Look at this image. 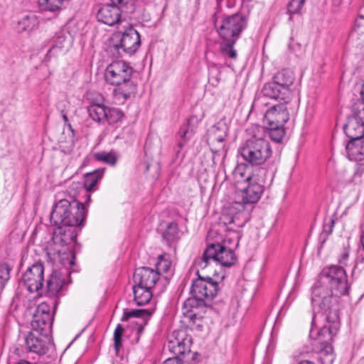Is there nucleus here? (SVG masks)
I'll list each match as a JSON object with an SVG mask.
<instances>
[{"label": "nucleus", "mask_w": 364, "mask_h": 364, "mask_svg": "<svg viewBox=\"0 0 364 364\" xmlns=\"http://www.w3.org/2000/svg\"><path fill=\"white\" fill-rule=\"evenodd\" d=\"M58 201L55 203L50 213V222L58 227V231L54 232L53 241L55 244L63 246L68 244L73 238V233L67 236L63 233V227H75L80 225L85 218V206L82 203L70 198H60L57 196Z\"/></svg>", "instance_id": "obj_1"}, {"label": "nucleus", "mask_w": 364, "mask_h": 364, "mask_svg": "<svg viewBox=\"0 0 364 364\" xmlns=\"http://www.w3.org/2000/svg\"><path fill=\"white\" fill-rule=\"evenodd\" d=\"M213 21L221 39L220 53L225 57L236 60L237 53L234 46L240 38L242 33L246 29L248 18L241 13L224 15L221 17L215 14L213 16Z\"/></svg>", "instance_id": "obj_2"}, {"label": "nucleus", "mask_w": 364, "mask_h": 364, "mask_svg": "<svg viewBox=\"0 0 364 364\" xmlns=\"http://www.w3.org/2000/svg\"><path fill=\"white\" fill-rule=\"evenodd\" d=\"M295 75L289 69H282L278 71L274 76L272 82L264 84L262 90V96L255 99L252 107L259 108L262 105H267V98L279 100L286 105L290 102L293 91Z\"/></svg>", "instance_id": "obj_3"}, {"label": "nucleus", "mask_w": 364, "mask_h": 364, "mask_svg": "<svg viewBox=\"0 0 364 364\" xmlns=\"http://www.w3.org/2000/svg\"><path fill=\"white\" fill-rule=\"evenodd\" d=\"M133 73V68L122 60L113 61L105 69V79L117 87L114 95L119 102H124L136 93V87L131 80Z\"/></svg>", "instance_id": "obj_4"}, {"label": "nucleus", "mask_w": 364, "mask_h": 364, "mask_svg": "<svg viewBox=\"0 0 364 364\" xmlns=\"http://www.w3.org/2000/svg\"><path fill=\"white\" fill-rule=\"evenodd\" d=\"M248 132L250 136L239 149V153L246 162L260 166L272 155L270 143L266 139V130L263 127L254 125Z\"/></svg>", "instance_id": "obj_5"}, {"label": "nucleus", "mask_w": 364, "mask_h": 364, "mask_svg": "<svg viewBox=\"0 0 364 364\" xmlns=\"http://www.w3.org/2000/svg\"><path fill=\"white\" fill-rule=\"evenodd\" d=\"M141 46L139 33L132 26L119 28L109 40V49L114 58L134 54Z\"/></svg>", "instance_id": "obj_6"}, {"label": "nucleus", "mask_w": 364, "mask_h": 364, "mask_svg": "<svg viewBox=\"0 0 364 364\" xmlns=\"http://www.w3.org/2000/svg\"><path fill=\"white\" fill-rule=\"evenodd\" d=\"M197 269L198 278L192 282L191 294L192 298L187 299L183 302V306L187 309L198 306H208L218 294V283L210 277H202Z\"/></svg>", "instance_id": "obj_7"}, {"label": "nucleus", "mask_w": 364, "mask_h": 364, "mask_svg": "<svg viewBox=\"0 0 364 364\" xmlns=\"http://www.w3.org/2000/svg\"><path fill=\"white\" fill-rule=\"evenodd\" d=\"M314 285L328 288L336 296L347 294L350 289L346 270L338 265L324 268Z\"/></svg>", "instance_id": "obj_8"}, {"label": "nucleus", "mask_w": 364, "mask_h": 364, "mask_svg": "<svg viewBox=\"0 0 364 364\" xmlns=\"http://www.w3.org/2000/svg\"><path fill=\"white\" fill-rule=\"evenodd\" d=\"M328 288L314 285L311 287V304L318 306L325 320H339L338 297Z\"/></svg>", "instance_id": "obj_9"}, {"label": "nucleus", "mask_w": 364, "mask_h": 364, "mask_svg": "<svg viewBox=\"0 0 364 364\" xmlns=\"http://www.w3.org/2000/svg\"><path fill=\"white\" fill-rule=\"evenodd\" d=\"M111 4L103 5L97 11V18L109 26L121 24L122 14H132L135 10L136 0H110Z\"/></svg>", "instance_id": "obj_10"}, {"label": "nucleus", "mask_w": 364, "mask_h": 364, "mask_svg": "<svg viewBox=\"0 0 364 364\" xmlns=\"http://www.w3.org/2000/svg\"><path fill=\"white\" fill-rule=\"evenodd\" d=\"M257 171L262 175L259 177L248 176L247 186L237 193L235 204L240 206V210L244 209L245 204L258 202L264 192L266 170L260 167Z\"/></svg>", "instance_id": "obj_11"}, {"label": "nucleus", "mask_w": 364, "mask_h": 364, "mask_svg": "<svg viewBox=\"0 0 364 364\" xmlns=\"http://www.w3.org/2000/svg\"><path fill=\"white\" fill-rule=\"evenodd\" d=\"M289 120L287 106L283 104L272 105L264 114V121L268 124L269 136L272 140L280 142L284 136V124Z\"/></svg>", "instance_id": "obj_12"}, {"label": "nucleus", "mask_w": 364, "mask_h": 364, "mask_svg": "<svg viewBox=\"0 0 364 364\" xmlns=\"http://www.w3.org/2000/svg\"><path fill=\"white\" fill-rule=\"evenodd\" d=\"M235 260L236 258L232 250L220 243H213L204 251L202 257L197 260L196 267L203 269L210 262L230 267L235 263Z\"/></svg>", "instance_id": "obj_13"}, {"label": "nucleus", "mask_w": 364, "mask_h": 364, "mask_svg": "<svg viewBox=\"0 0 364 364\" xmlns=\"http://www.w3.org/2000/svg\"><path fill=\"white\" fill-rule=\"evenodd\" d=\"M43 265L41 263H34L22 274L20 284L23 285L30 293L38 292L43 287Z\"/></svg>", "instance_id": "obj_14"}, {"label": "nucleus", "mask_w": 364, "mask_h": 364, "mask_svg": "<svg viewBox=\"0 0 364 364\" xmlns=\"http://www.w3.org/2000/svg\"><path fill=\"white\" fill-rule=\"evenodd\" d=\"M25 341L28 350L38 355L47 354L53 347L49 334L46 333L30 331Z\"/></svg>", "instance_id": "obj_15"}, {"label": "nucleus", "mask_w": 364, "mask_h": 364, "mask_svg": "<svg viewBox=\"0 0 364 364\" xmlns=\"http://www.w3.org/2000/svg\"><path fill=\"white\" fill-rule=\"evenodd\" d=\"M53 323L50 307L46 303L40 304L33 316L31 331H38L49 334Z\"/></svg>", "instance_id": "obj_16"}, {"label": "nucleus", "mask_w": 364, "mask_h": 364, "mask_svg": "<svg viewBox=\"0 0 364 364\" xmlns=\"http://www.w3.org/2000/svg\"><path fill=\"white\" fill-rule=\"evenodd\" d=\"M353 116L344 126V131L350 139L364 137V109L353 110Z\"/></svg>", "instance_id": "obj_17"}, {"label": "nucleus", "mask_w": 364, "mask_h": 364, "mask_svg": "<svg viewBox=\"0 0 364 364\" xmlns=\"http://www.w3.org/2000/svg\"><path fill=\"white\" fill-rule=\"evenodd\" d=\"M70 273V272H68L67 269L53 271L46 283L47 294L49 296H57L60 291L63 290L67 285V279Z\"/></svg>", "instance_id": "obj_18"}, {"label": "nucleus", "mask_w": 364, "mask_h": 364, "mask_svg": "<svg viewBox=\"0 0 364 364\" xmlns=\"http://www.w3.org/2000/svg\"><path fill=\"white\" fill-rule=\"evenodd\" d=\"M159 279V272L146 267L135 269L133 279L135 284L153 288Z\"/></svg>", "instance_id": "obj_19"}, {"label": "nucleus", "mask_w": 364, "mask_h": 364, "mask_svg": "<svg viewBox=\"0 0 364 364\" xmlns=\"http://www.w3.org/2000/svg\"><path fill=\"white\" fill-rule=\"evenodd\" d=\"M52 46L48 50L46 58L49 60L52 56L65 53L71 46V38L68 33L64 31L56 33L52 40Z\"/></svg>", "instance_id": "obj_20"}, {"label": "nucleus", "mask_w": 364, "mask_h": 364, "mask_svg": "<svg viewBox=\"0 0 364 364\" xmlns=\"http://www.w3.org/2000/svg\"><path fill=\"white\" fill-rule=\"evenodd\" d=\"M327 323L323 325L317 332L315 341L321 345L331 344L333 337L336 335L339 326V320H326Z\"/></svg>", "instance_id": "obj_21"}, {"label": "nucleus", "mask_w": 364, "mask_h": 364, "mask_svg": "<svg viewBox=\"0 0 364 364\" xmlns=\"http://www.w3.org/2000/svg\"><path fill=\"white\" fill-rule=\"evenodd\" d=\"M346 156L350 161H364V139H350L346 145Z\"/></svg>", "instance_id": "obj_22"}, {"label": "nucleus", "mask_w": 364, "mask_h": 364, "mask_svg": "<svg viewBox=\"0 0 364 364\" xmlns=\"http://www.w3.org/2000/svg\"><path fill=\"white\" fill-rule=\"evenodd\" d=\"M220 225L225 228V230L232 232L235 234V239H239V233L235 230V228L242 227L245 223L238 222V217L232 213H224L220 218Z\"/></svg>", "instance_id": "obj_23"}, {"label": "nucleus", "mask_w": 364, "mask_h": 364, "mask_svg": "<svg viewBox=\"0 0 364 364\" xmlns=\"http://www.w3.org/2000/svg\"><path fill=\"white\" fill-rule=\"evenodd\" d=\"M107 107L100 102H92L87 108L90 117L98 124H104L107 120Z\"/></svg>", "instance_id": "obj_24"}, {"label": "nucleus", "mask_w": 364, "mask_h": 364, "mask_svg": "<svg viewBox=\"0 0 364 364\" xmlns=\"http://www.w3.org/2000/svg\"><path fill=\"white\" fill-rule=\"evenodd\" d=\"M134 299L138 306L148 304L153 296L152 289L135 284L133 286Z\"/></svg>", "instance_id": "obj_25"}, {"label": "nucleus", "mask_w": 364, "mask_h": 364, "mask_svg": "<svg viewBox=\"0 0 364 364\" xmlns=\"http://www.w3.org/2000/svg\"><path fill=\"white\" fill-rule=\"evenodd\" d=\"M192 338L186 337L181 340L176 338L175 341H170L168 343V348L175 355H184L191 352V344Z\"/></svg>", "instance_id": "obj_26"}, {"label": "nucleus", "mask_w": 364, "mask_h": 364, "mask_svg": "<svg viewBox=\"0 0 364 364\" xmlns=\"http://www.w3.org/2000/svg\"><path fill=\"white\" fill-rule=\"evenodd\" d=\"M262 174L259 173L257 170L255 172L251 173L249 171V168L246 164H240L235 167L233 171L234 178L237 183L245 182L247 183V178L248 176L259 177Z\"/></svg>", "instance_id": "obj_27"}, {"label": "nucleus", "mask_w": 364, "mask_h": 364, "mask_svg": "<svg viewBox=\"0 0 364 364\" xmlns=\"http://www.w3.org/2000/svg\"><path fill=\"white\" fill-rule=\"evenodd\" d=\"M37 23L38 21L34 14H25L17 21L16 28L18 32L31 31Z\"/></svg>", "instance_id": "obj_28"}, {"label": "nucleus", "mask_w": 364, "mask_h": 364, "mask_svg": "<svg viewBox=\"0 0 364 364\" xmlns=\"http://www.w3.org/2000/svg\"><path fill=\"white\" fill-rule=\"evenodd\" d=\"M191 119H188L186 123L183 124L179 131L178 135L180 136L181 140L178 141L177 144L178 149L176 151V156L178 157L180 154L181 149L183 147L185 144L189 140L191 136L193 134V129L191 127Z\"/></svg>", "instance_id": "obj_29"}, {"label": "nucleus", "mask_w": 364, "mask_h": 364, "mask_svg": "<svg viewBox=\"0 0 364 364\" xmlns=\"http://www.w3.org/2000/svg\"><path fill=\"white\" fill-rule=\"evenodd\" d=\"M104 171L105 168H99L85 175L84 186L87 192H90L95 189V186L102 178Z\"/></svg>", "instance_id": "obj_30"}, {"label": "nucleus", "mask_w": 364, "mask_h": 364, "mask_svg": "<svg viewBox=\"0 0 364 364\" xmlns=\"http://www.w3.org/2000/svg\"><path fill=\"white\" fill-rule=\"evenodd\" d=\"M57 257L60 264L63 266V268L60 269H67L68 272H70V269L75 264V253L71 250H58L57 251Z\"/></svg>", "instance_id": "obj_31"}, {"label": "nucleus", "mask_w": 364, "mask_h": 364, "mask_svg": "<svg viewBox=\"0 0 364 364\" xmlns=\"http://www.w3.org/2000/svg\"><path fill=\"white\" fill-rule=\"evenodd\" d=\"M321 346V348L318 351V359L321 364H332L335 359L333 347L331 344Z\"/></svg>", "instance_id": "obj_32"}, {"label": "nucleus", "mask_w": 364, "mask_h": 364, "mask_svg": "<svg viewBox=\"0 0 364 364\" xmlns=\"http://www.w3.org/2000/svg\"><path fill=\"white\" fill-rule=\"evenodd\" d=\"M163 239L166 242L171 245L178 240V227L176 223H169L162 235Z\"/></svg>", "instance_id": "obj_33"}, {"label": "nucleus", "mask_w": 364, "mask_h": 364, "mask_svg": "<svg viewBox=\"0 0 364 364\" xmlns=\"http://www.w3.org/2000/svg\"><path fill=\"white\" fill-rule=\"evenodd\" d=\"M94 158L99 161H102L107 164L114 166L115 165L117 157L114 151L109 152L100 151L94 154Z\"/></svg>", "instance_id": "obj_34"}, {"label": "nucleus", "mask_w": 364, "mask_h": 364, "mask_svg": "<svg viewBox=\"0 0 364 364\" xmlns=\"http://www.w3.org/2000/svg\"><path fill=\"white\" fill-rule=\"evenodd\" d=\"M64 0H38L39 7L42 10L55 11L58 10Z\"/></svg>", "instance_id": "obj_35"}, {"label": "nucleus", "mask_w": 364, "mask_h": 364, "mask_svg": "<svg viewBox=\"0 0 364 364\" xmlns=\"http://www.w3.org/2000/svg\"><path fill=\"white\" fill-rule=\"evenodd\" d=\"M150 316L149 311L145 309H135L131 311H124L123 315L121 318L122 321H127L129 318H147Z\"/></svg>", "instance_id": "obj_36"}, {"label": "nucleus", "mask_w": 364, "mask_h": 364, "mask_svg": "<svg viewBox=\"0 0 364 364\" xmlns=\"http://www.w3.org/2000/svg\"><path fill=\"white\" fill-rule=\"evenodd\" d=\"M107 122L109 124L116 123L119 121H121L124 117L122 112L114 107H107Z\"/></svg>", "instance_id": "obj_37"}, {"label": "nucleus", "mask_w": 364, "mask_h": 364, "mask_svg": "<svg viewBox=\"0 0 364 364\" xmlns=\"http://www.w3.org/2000/svg\"><path fill=\"white\" fill-rule=\"evenodd\" d=\"M124 332V328L121 324H118L114 332V347L116 355L119 354L120 348L122 344V334Z\"/></svg>", "instance_id": "obj_38"}, {"label": "nucleus", "mask_w": 364, "mask_h": 364, "mask_svg": "<svg viewBox=\"0 0 364 364\" xmlns=\"http://www.w3.org/2000/svg\"><path fill=\"white\" fill-rule=\"evenodd\" d=\"M10 277V269L6 264H0V289H3Z\"/></svg>", "instance_id": "obj_39"}, {"label": "nucleus", "mask_w": 364, "mask_h": 364, "mask_svg": "<svg viewBox=\"0 0 364 364\" xmlns=\"http://www.w3.org/2000/svg\"><path fill=\"white\" fill-rule=\"evenodd\" d=\"M305 1L306 0H291L287 7L289 13L291 15L299 14Z\"/></svg>", "instance_id": "obj_40"}, {"label": "nucleus", "mask_w": 364, "mask_h": 364, "mask_svg": "<svg viewBox=\"0 0 364 364\" xmlns=\"http://www.w3.org/2000/svg\"><path fill=\"white\" fill-rule=\"evenodd\" d=\"M171 267V262L164 258L162 255L159 256V261L156 264V269L159 272H167Z\"/></svg>", "instance_id": "obj_41"}, {"label": "nucleus", "mask_w": 364, "mask_h": 364, "mask_svg": "<svg viewBox=\"0 0 364 364\" xmlns=\"http://www.w3.org/2000/svg\"><path fill=\"white\" fill-rule=\"evenodd\" d=\"M289 48L297 55H302L304 53V46L296 42L293 38L291 39V42L289 44Z\"/></svg>", "instance_id": "obj_42"}, {"label": "nucleus", "mask_w": 364, "mask_h": 364, "mask_svg": "<svg viewBox=\"0 0 364 364\" xmlns=\"http://www.w3.org/2000/svg\"><path fill=\"white\" fill-rule=\"evenodd\" d=\"M364 21V14H360L359 16V18L355 20V25L353 29V33H357L359 34L360 33H363V21Z\"/></svg>", "instance_id": "obj_43"}, {"label": "nucleus", "mask_w": 364, "mask_h": 364, "mask_svg": "<svg viewBox=\"0 0 364 364\" xmlns=\"http://www.w3.org/2000/svg\"><path fill=\"white\" fill-rule=\"evenodd\" d=\"M348 258H349L348 252L345 250L338 258V262L340 264L339 267H343L346 266L347 263H348Z\"/></svg>", "instance_id": "obj_44"}, {"label": "nucleus", "mask_w": 364, "mask_h": 364, "mask_svg": "<svg viewBox=\"0 0 364 364\" xmlns=\"http://www.w3.org/2000/svg\"><path fill=\"white\" fill-rule=\"evenodd\" d=\"M163 364H184L183 360L178 357L166 359Z\"/></svg>", "instance_id": "obj_45"}, {"label": "nucleus", "mask_w": 364, "mask_h": 364, "mask_svg": "<svg viewBox=\"0 0 364 364\" xmlns=\"http://www.w3.org/2000/svg\"><path fill=\"white\" fill-rule=\"evenodd\" d=\"M360 100L363 105V107L361 109H364V82L363 83L360 90Z\"/></svg>", "instance_id": "obj_46"}, {"label": "nucleus", "mask_w": 364, "mask_h": 364, "mask_svg": "<svg viewBox=\"0 0 364 364\" xmlns=\"http://www.w3.org/2000/svg\"><path fill=\"white\" fill-rule=\"evenodd\" d=\"M63 119L65 122V124H67L68 128L71 130L72 132H73V129L72 128V126L71 124L68 122V117L66 114H63Z\"/></svg>", "instance_id": "obj_47"}, {"label": "nucleus", "mask_w": 364, "mask_h": 364, "mask_svg": "<svg viewBox=\"0 0 364 364\" xmlns=\"http://www.w3.org/2000/svg\"><path fill=\"white\" fill-rule=\"evenodd\" d=\"M333 223H334L333 220H331V225L329 226V230L328 231L326 230V225L324 226V231L327 232V234H330L332 232Z\"/></svg>", "instance_id": "obj_48"}, {"label": "nucleus", "mask_w": 364, "mask_h": 364, "mask_svg": "<svg viewBox=\"0 0 364 364\" xmlns=\"http://www.w3.org/2000/svg\"><path fill=\"white\" fill-rule=\"evenodd\" d=\"M360 242H361V245H362V247L364 250V226L363 228V232H362V235H361V237H360Z\"/></svg>", "instance_id": "obj_49"}, {"label": "nucleus", "mask_w": 364, "mask_h": 364, "mask_svg": "<svg viewBox=\"0 0 364 364\" xmlns=\"http://www.w3.org/2000/svg\"><path fill=\"white\" fill-rule=\"evenodd\" d=\"M224 138H225V135L223 134V135H219L218 136H216L215 139L219 142H222V141H223Z\"/></svg>", "instance_id": "obj_50"}, {"label": "nucleus", "mask_w": 364, "mask_h": 364, "mask_svg": "<svg viewBox=\"0 0 364 364\" xmlns=\"http://www.w3.org/2000/svg\"><path fill=\"white\" fill-rule=\"evenodd\" d=\"M299 364H315V363L310 360H301Z\"/></svg>", "instance_id": "obj_51"}, {"label": "nucleus", "mask_w": 364, "mask_h": 364, "mask_svg": "<svg viewBox=\"0 0 364 364\" xmlns=\"http://www.w3.org/2000/svg\"><path fill=\"white\" fill-rule=\"evenodd\" d=\"M17 364H31V363L24 360H21L17 363Z\"/></svg>", "instance_id": "obj_52"}, {"label": "nucleus", "mask_w": 364, "mask_h": 364, "mask_svg": "<svg viewBox=\"0 0 364 364\" xmlns=\"http://www.w3.org/2000/svg\"><path fill=\"white\" fill-rule=\"evenodd\" d=\"M90 202V196L87 194V199L85 200V203H88Z\"/></svg>", "instance_id": "obj_53"}, {"label": "nucleus", "mask_w": 364, "mask_h": 364, "mask_svg": "<svg viewBox=\"0 0 364 364\" xmlns=\"http://www.w3.org/2000/svg\"><path fill=\"white\" fill-rule=\"evenodd\" d=\"M143 328L140 326L137 330V334L139 335L142 332Z\"/></svg>", "instance_id": "obj_54"}, {"label": "nucleus", "mask_w": 364, "mask_h": 364, "mask_svg": "<svg viewBox=\"0 0 364 364\" xmlns=\"http://www.w3.org/2000/svg\"><path fill=\"white\" fill-rule=\"evenodd\" d=\"M127 25H128V26H125V27L130 26L129 25V23H127ZM123 26H122V28Z\"/></svg>", "instance_id": "obj_55"}, {"label": "nucleus", "mask_w": 364, "mask_h": 364, "mask_svg": "<svg viewBox=\"0 0 364 364\" xmlns=\"http://www.w3.org/2000/svg\"><path fill=\"white\" fill-rule=\"evenodd\" d=\"M314 318H313L312 324H314Z\"/></svg>", "instance_id": "obj_56"}, {"label": "nucleus", "mask_w": 364, "mask_h": 364, "mask_svg": "<svg viewBox=\"0 0 364 364\" xmlns=\"http://www.w3.org/2000/svg\"><path fill=\"white\" fill-rule=\"evenodd\" d=\"M358 266V262L356 263L355 267H357Z\"/></svg>", "instance_id": "obj_57"}]
</instances>
